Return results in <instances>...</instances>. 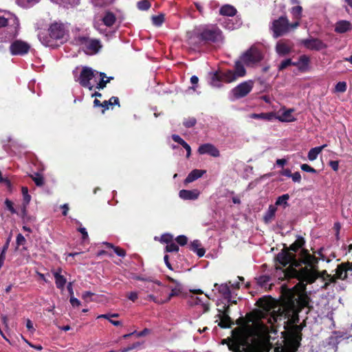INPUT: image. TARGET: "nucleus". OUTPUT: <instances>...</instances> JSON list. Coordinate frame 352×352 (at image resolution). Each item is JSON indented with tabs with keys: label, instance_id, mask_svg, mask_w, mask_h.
<instances>
[{
	"label": "nucleus",
	"instance_id": "1",
	"mask_svg": "<svg viewBox=\"0 0 352 352\" xmlns=\"http://www.w3.org/2000/svg\"><path fill=\"white\" fill-rule=\"evenodd\" d=\"M305 244V239L298 236L289 247L284 245L283 249L275 258L276 269L282 270L289 265L284 272L285 276L312 283L316 279L313 270L317 267L318 259L310 254L308 250L303 248Z\"/></svg>",
	"mask_w": 352,
	"mask_h": 352
},
{
	"label": "nucleus",
	"instance_id": "2",
	"mask_svg": "<svg viewBox=\"0 0 352 352\" xmlns=\"http://www.w3.org/2000/svg\"><path fill=\"white\" fill-rule=\"evenodd\" d=\"M281 295L284 300L285 316L298 318V314L309 307L310 298L305 292V285L298 283L292 288L281 286Z\"/></svg>",
	"mask_w": 352,
	"mask_h": 352
},
{
	"label": "nucleus",
	"instance_id": "3",
	"mask_svg": "<svg viewBox=\"0 0 352 352\" xmlns=\"http://www.w3.org/2000/svg\"><path fill=\"white\" fill-rule=\"evenodd\" d=\"M221 39V31L217 27H205L194 31L187 41L190 48L200 51L203 47L219 42Z\"/></svg>",
	"mask_w": 352,
	"mask_h": 352
},
{
	"label": "nucleus",
	"instance_id": "4",
	"mask_svg": "<svg viewBox=\"0 0 352 352\" xmlns=\"http://www.w3.org/2000/svg\"><path fill=\"white\" fill-rule=\"evenodd\" d=\"M241 58L234 63V69H228L225 72H216L212 77L210 83L214 87H220L221 82H224L230 83L235 81L239 78L243 77L246 75V69L243 65Z\"/></svg>",
	"mask_w": 352,
	"mask_h": 352
},
{
	"label": "nucleus",
	"instance_id": "5",
	"mask_svg": "<svg viewBox=\"0 0 352 352\" xmlns=\"http://www.w3.org/2000/svg\"><path fill=\"white\" fill-rule=\"evenodd\" d=\"M4 28L0 32V42H8L19 34L20 23L18 17L10 12L7 16H0V29Z\"/></svg>",
	"mask_w": 352,
	"mask_h": 352
},
{
	"label": "nucleus",
	"instance_id": "6",
	"mask_svg": "<svg viewBox=\"0 0 352 352\" xmlns=\"http://www.w3.org/2000/svg\"><path fill=\"white\" fill-rule=\"evenodd\" d=\"M48 36L43 34L39 35V39L45 46H52V42L60 41L61 43L67 41V31L61 23L54 22L52 23L48 30Z\"/></svg>",
	"mask_w": 352,
	"mask_h": 352
},
{
	"label": "nucleus",
	"instance_id": "7",
	"mask_svg": "<svg viewBox=\"0 0 352 352\" xmlns=\"http://www.w3.org/2000/svg\"><path fill=\"white\" fill-rule=\"evenodd\" d=\"M240 348L243 352H261V344L256 338L248 334H242L237 338Z\"/></svg>",
	"mask_w": 352,
	"mask_h": 352
},
{
	"label": "nucleus",
	"instance_id": "8",
	"mask_svg": "<svg viewBox=\"0 0 352 352\" xmlns=\"http://www.w3.org/2000/svg\"><path fill=\"white\" fill-rule=\"evenodd\" d=\"M240 58L247 67H254L263 59V54L257 47L252 46L241 55Z\"/></svg>",
	"mask_w": 352,
	"mask_h": 352
},
{
	"label": "nucleus",
	"instance_id": "9",
	"mask_svg": "<svg viewBox=\"0 0 352 352\" xmlns=\"http://www.w3.org/2000/svg\"><path fill=\"white\" fill-rule=\"evenodd\" d=\"M273 31V36L278 38L289 31V22L286 16H281L278 19L274 20L271 28Z\"/></svg>",
	"mask_w": 352,
	"mask_h": 352
},
{
	"label": "nucleus",
	"instance_id": "10",
	"mask_svg": "<svg viewBox=\"0 0 352 352\" xmlns=\"http://www.w3.org/2000/svg\"><path fill=\"white\" fill-rule=\"evenodd\" d=\"M254 87V82L248 80L241 82L231 90L234 99L238 100L248 96Z\"/></svg>",
	"mask_w": 352,
	"mask_h": 352
},
{
	"label": "nucleus",
	"instance_id": "11",
	"mask_svg": "<svg viewBox=\"0 0 352 352\" xmlns=\"http://www.w3.org/2000/svg\"><path fill=\"white\" fill-rule=\"evenodd\" d=\"M95 72L91 67H83L77 81L82 87L92 90L94 86L91 85L90 80L95 76Z\"/></svg>",
	"mask_w": 352,
	"mask_h": 352
},
{
	"label": "nucleus",
	"instance_id": "12",
	"mask_svg": "<svg viewBox=\"0 0 352 352\" xmlns=\"http://www.w3.org/2000/svg\"><path fill=\"white\" fill-rule=\"evenodd\" d=\"M30 50V44L22 40H15L9 47L10 52L12 56H23L27 54Z\"/></svg>",
	"mask_w": 352,
	"mask_h": 352
},
{
	"label": "nucleus",
	"instance_id": "13",
	"mask_svg": "<svg viewBox=\"0 0 352 352\" xmlns=\"http://www.w3.org/2000/svg\"><path fill=\"white\" fill-rule=\"evenodd\" d=\"M300 43L309 50L320 51L327 47V45L318 38L310 37L302 39Z\"/></svg>",
	"mask_w": 352,
	"mask_h": 352
},
{
	"label": "nucleus",
	"instance_id": "14",
	"mask_svg": "<svg viewBox=\"0 0 352 352\" xmlns=\"http://www.w3.org/2000/svg\"><path fill=\"white\" fill-rule=\"evenodd\" d=\"M294 48V43L288 39H282L276 45V52L280 56H285L290 54Z\"/></svg>",
	"mask_w": 352,
	"mask_h": 352
},
{
	"label": "nucleus",
	"instance_id": "15",
	"mask_svg": "<svg viewBox=\"0 0 352 352\" xmlns=\"http://www.w3.org/2000/svg\"><path fill=\"white\" fill-rule=\"evenodd\" d=\"M352 276V262H344L338 265L336 269V276L340 280H346L348 275Z\"/></svg>",
	"mask_w": 352,
	"mask_h": 352
},
{
	"label": "nucleus",
	"instance_id": "16",
	"mask_svg": "<svg viewBox=\"0 0 352 352\" xmlns=\"http://www.w3.org/2000/svg\"><path fill=\"white\" fill-rule=\"evenodd\" d=\"M197 152L200 155L208 154L214 157H217L220 155L219 149L210 143H206L200 145L198 148Z\"/></svg>",
	"mask_w": 352,
	"mask_h": 352
},
{
	"label": "nucleus",
	"instance_id": "17",
	"mask_svg": "<svg viewBox=\"0 0 352 352\" xmlns=\"http://www.w3.org/2000/svg\"><path fill=\"white\" fill-rule=\"evenodd\" d=\"M61 272L62 269L59 267L56 271H52V274L55 278L56 287L60 290L63 291L67 283V279L63 275H61Z\"/></svg>",
	"mask_w": 352,
	"mask_h": 352
},
{
	"label": "nucleus",
	"instance_id": "18",
	"mask_svg": "<svg viewBox=\"0 0 352 352\" xmlns=\"http://www.w3.org/2000/svg\"><path fill=\"white\" fill-rule=\"evenodd\" d=\"M352 30V24L346 20H340L336 22L334 31L338 34H344Z\"/></svg>",
	"mask_w": 352,
	"mask_h": 352
},
{
	"label": "nucleus",
	"instance_id": "19",
	"mask_svg": "<svg viewBox=\"0 0 352 352\" xmlns=\"http://www.w3.org/2000/svg\"><path fill=\"white\" fill-rule=\"evenodd\" d=\"M180 198L185 200H195L199 195V191L197 189L194 190H181L179 192Z\"/></svg>",
	"mask_w": 352,
	"mask_h": 352
},
{
	"label": "nucleus",
	"instance_id": "20",
	"mask_svg": "<svg viewBox=\"0 0 352 352\" xmlns=\"http://www.w3.org/2000/svg\"><path fill=\"white\" fill-rule=\"evenodd\" d=\"M201 242L197 239L194 240L189 245L190 250L195 252L199 258L204 256L206 253V250L204 248H201Z\"/></svg>",
	"mask_w": 352,
	"mask_h": 352
},
{
	"label": "nucleus",
	"instance_id": "21",
	"mask_svg": "<svg viewBox=\"0 0 352 352\" xmlns=\"http://www.w3.org/2000/svg\"><path fill=\"white\" fill-rule=\"evenodd\" d=\"M218 316L219 317L220 322L218 325L222 329L230 328L232 324H234L233 321L229 315L226 314H219Z\"/></svg>",
	"mask_w": 352,
	"mask_h": 352
},
{
	"label": "nucleus",
	"instance_id": "22",
	"mask_svg": "<svg viewBox=\"0 0 352 352\" xmlns=\"http://www.w3.org/2000/svg\"><path fill=\"white\" fill-rule=\"evenodd\" d=\"M294 111V109H289L283 112V113L278 117V120L280 122H290L296 120V118L292 116Z\"/></svg>",
	"mask_w": 352,
	"mask_h": 352
},
{
	"label": "nucleus",
	"instance_id": "23",
	"mask_svg": "<svg viewBox=\"0 0 352 352\" xmlns=\"http://www.w3.org/2000/svg\"><path fill=\"white\" fill-rule=\"evenodd\" d=\"M271 300L270 296H263L256 301V305L263 309L269 310L272 305Z\"/></svg>",
	"mask_w": 352,
	"mask_h": 352
},
{
	"label": "nucleus",
	"instance_id": "24",
	"mask_svg": "<svg viewBox=\"0 0 352 352\" xmlns=\"http://www.w3.org/2000/svg\"><path fill=\"white\" fill-rule=\"evenodd\" d=\"M206 173V170L194 169L192 170L187 176L185 179L186 183H190L194 182L195 180L200 178L202 175Z\"/></svg>",
	"mask_w": 352,
	"mask_h": 352
},
{
	"label": "nucleus",
	"instance_id": "25",
	"mask_svg": "<svg viewBox=\"0 0 352 352\" xmlns=\"http://www.w3.org/2000/svg\"><path fill=\"white\" fill-rule=\"evenodd\" d=\"M219 294L222 295L223 298L227 300V302H230L231 291L228 284H221L218 287Z\"/></svg>",
	"mask_w": 352,
	"mask_h": 352
},
{
	"label": "nucleus",
	"instance_id": "26",
	"mask_svg": "<svg viewBox=\"0 0 352 352\" xmlns=\"http://www.w3.org/2000/svg\"><path fill=\"white\" fill-rule=\"evenodd\" d=\"M219 14L222 16H233L236 14V10L234 6L227 4L220 8Z\"/></svg>",
	"mask_w": 352,
	"mask_h": 352
},
{
	"label": "nucleus",
	"instance_id": "27",
	"mask_svg": "<svg viewBox=\"0 0 352 352\" xmlns=\"http://www.w3.org/2000/svg\"><path fill=\"white\" fill-rule=\"evenodd\" d=\"M116 15L110 11L107 12L102 18L103 23L107 27H111L116 23Z\"/></svg>",
	"mask_w": 352,
	"mask_h": 352
},
{
	"label": "nucleus",
	"instance_id": "28",
	"mask_svg": "<svg viewBox=\"0 0 352 352\" xmlns=\"http://www.w3.org/2000/svg\"><path fill=\"white\" fill-rule=\"evenodd\" d=\"M250 117L253 119H261L265 120H272L276 118L274 112L261 113H252Z\"/></svg>",
	"mask_w": 352,
	"mask_h": 352
},
{
	"label": "nucleus",
	"instance_id": "29",
	"mask_svg": "<svg viewBox=\"0 0 352 352\" xmlns=\"http://www.w3.org/2000/svg\"><path fill=\"white\" fill-rule=\"evenodd\" d=\"M298 61L300 65V67H299V70L302 72H307L310 63V58L307 55H301L298 58Z\"/></svg>",
	"mask_w": 352,
	"mask_h": 352
},
{
	"label": "nucleus",
	"instance_id": "30",
	"mask_svg": "<svg viewBox=\"0 0 352 352\" xmlns=\"http://www.w3.org/2000/svg\"><path fill=\"white\" fill-rule=\"evenodd\" d=\"M86 47L89 50L91 51L92 52L97 53L102 47V45L99 40L89 39Z\"/></svg>",
	"mask_w": 352,
	"mask_h": 352
},
{
	"label": "nucleus",
	"instance_id": "31",
	"mask_svg": "<svg viewBox=\"0 0 352 352\" xmlns=\"http://www.w3.org/2000/svg\"><path fill=\"white\" fill-rule=\"evenodd\" d=\"M326 146H327L326 144H324L322 146L314 147V148H312L311 149H310L309 151L308 152V155H307L308 159L310 161L315 160L317 158L318 154L322 151V149Z\"/></svg>",
	"mask_w": 352,
	"mask_h": 352
},
{
	"label": "nucleus",
	"instance_id": "32",
	"mask_svg": "<svg viewBox=\"0 0 352 352\" xmlns=\"http://www.w3.org/2000/svg\"><path fill=\"white\" fill-rule=\"evenodd\" d=\"M276 210V208L273 205H270L269 206L267 211L265 212L263 217L264 221L266 223L271 222L272 220L274 218Z\"/></svg>",
	"mask_w": 352,
	"mask_h": 352
},
{
	"label": "nucleus",
	"instance_id": "33",
	"mask_svg": "<svg viewBox=\"0 0 352 352\" xmlns=\"http://www.w3.org/2000/svg\"><path fill=\"white\" fill-rule=\"evenodd\" d=\"M29 176L34 181L36 186L41 187L45 184L44 177L41 174L35 173L34 175H30Z\"/></svg>",
	"mask_w": 352,
	"mask_h": 352
},
{
	"label": "nucleus",
	"instance_id": "34",
	"mask_svg": "<svg viewBox=\"0 0 352 352\" xmlns=\"http://www.w3.org/2000/svg\"><path fill=\"white\" fill-rule=\"evenodd\" d=\"M289 199V195L288 194H284L281 196H279L275 202V205L276 206H283V208H286L287 207L289 206V204L287 202Z\"/></svg>",
	"mask_w": 352,
	"mask_h": 352
},
{
	"label": "nucleus",
	"instance_id": "35",
	"mask_svg": "<svg viewBox=\"0 0 352 352\" xmlns=\"http://www.w3.org/2000/svg\"><path fill=\"white\" fill-rule=\"evenodd\" d=\"M302 8L300 6H296L291 9V14L294 19L298 21L302 18Z\"/></svg>",
	"mask_w": 352,
	"mask_h": 352
},
{
	"label": "nucleus",
	"instance_id": "36",
	"mask_svg": "<svg viewBox=\"0 0 352 352\" xmlns=\"http://www.w3.org/2000/svg\"><path fill=\"white\" fill-rule=\"evenodd\" d=\"M113 0H90L93 6L96 8H104L112 3Z\"/></svg>",
	"mask_w": 352,
	"mask_h": 352
},
{
	"label": "nucleus",
	"instance_id": "37",
	"mask_svg": "<svg viewBox=\"0 0 352 352\" xmlns=\"http://www.w3.org/2000/svg\"><path fill=\"white\" fill-rule=\"evenodd\" d=\"M117 104L120 107V102L118 97L112 96L109 100L103 101V108L104 110H107L109 109V107L111 105Z\"/></svg>",
	"mask_w": 352,
	"mask_h": 352
},
{
	"label": "nucleus",
	"instance_id": "38",
	"mask_svg": "<svg viewBox=\"0 0 352 352\" xmlns=\"http://www.w3.org/2000/svg\"><path fill=\"white\" fill-rule=\"evenodd\" d=\"M177 286L171 289L170 293L169 294L167 299L164 302H168L173 297L179 296L182 292V287L179 283L176 284Z\"/></svg>",
	"mask_w": 352,
	"mask_h": 352
},
{
	"label": "nucleus",
	"instance_id": "39",
	"mask_svg": "<svg viewBox=\"0 0 352 352\" xmlns=\"http://www.w3.org/2000/svg\"><path fill=\"white\" fill-rule=\"evenodd\" d=\"M228 348L232 352H243L240 348L237 338L228 344Z\"/></svg>",
	"mask_w": 352,
	"mask_h": 352
},
{
	"label": "nucleus",
	"instance_id": "40",
	"mask_svg": "<svg viewBox=\"0 0 352 352\" xmlns=\"http://www.w3.org/2000/svg\"><path fill=\"white\" fill-rule=\"evenodd\" d=\"M152 21L155 26H161L164 21V15L163 14H160L158 15L153 16Z\"/></svg>",
	"mask_w": 352,
	"mask_h": 352
},
{
	"label": "nucleus",
	"instance_id": "41",
	"mask_svg": "<svg viewBox=\"0 0 352 352\" xmlns=\"http://www.w3.org/2000/svg\"><path fill=\"white\" fill-rule=\"evenodd\" d=\"M270 280V277L267 275L260 276L257 278V283L261 287H266Z\"/></svg>",
	"mask_w": 352,
	"mask_h": 352
},
{
	"label": "nucleus",
	"instance_id": "42",
	"mask_svg": "<svg viewBox=\"0 0 352 352\" xmlns=\"http://www.w3.org/2000/svg\"><path fill=\"white\" fill-rule=\"evenodd\" d=\"M197 124V119L194 117H189L185 118L183 121V124L186 128L193 127Z\"/></svg>",
	"mask_w": 352,
	"mask_h": 352
},
{
	"label": "nucleus",
	"instance_id": "43",
	"mask_svg": "<svg viewBox=\"0 0 352 352\" xmlns=\"http://www.w3.org/2000/svg\"><path fill=\"white\" fill-rule=\"evenodd\" d=\"M137 6L140 10H147L151 8V5L148 0H142L138 2Z\"/></svg>",
	"mask_w": 352,
	"mask_h": 352
},
{
	"label": "nucleus",
	"instance_id": "44",
	"mask_svg": "<svg viewBox=\"0 0 352 352\" xmlns=\"http://www.w3.org/2000/svg\"><path fill=\"white\" fill-rule=\"evenodd\" d=\"M293 64V61L291 58H287L283 60L280 65H278V70L283 71L286 69L287 67L291 66Z\"/></svg>",
	"mask_w": 352,
	"mask_h": 352
},
{
	"label": "nucleus",
	"instance_id": "45",
	"mask_svg": "<svg viewBox=\"0 0 352 352\" xmlns=\"http://www.w3.org/2000/svg\"><path fill=\"white\" fill-rule=\"evenodd\" d=\"M179 246L173 242L170 243L166 246L165 251L166 252H177L179 251Z\"/></svg>",
	"mask_w": 352,
	"mask_h": 352
},
{
	"label": "nucleus",
	"instance_id": "46",
	"mask_svg": "<svg viewBox=\"0 0 352 352\" xmlns=\"http://www.w3.org/2000/svg\"><path fill=\"white\" fill-rule=\"evenodd\" d=\"M335 90L337 92L343 93L346 90V82H338L335 87Z\"/></svg>",
	"mask_w": 352,
	"mask_h": 352
},
{
	"label": "nucleus",
	"instance_id": "47",
	"mask_svg": "<svg viewBox=\"0 0 352 352\" xmlns=\"http://www.w3.org/2000/svg\"><path fill=\"white\" fill-rule=\"evenodd\" d=\"M173 236L169 233L164 234L161 236V242L166 243L167 245L173 242Z\"/></svg>",
	"mask_w": 352,
	"mask_h": 352
},
{
	"label": "nucleus",
	"instance_id": "48",
	"mask_svg": "<svg viewBox=\"0 0 352 352\" xmlns=\"http://www.w3.org/2000/svg\"><path fill=\"white\" fill-rule=\"evenodd\" d=\"M5 205L6 208L12 213V214H18L16 209L13 206V202L8 199L5 200Z\"/></svg>",
	"mask_w": 352,
	"mask_h": 352
},
{
	"label": "nucleus",
	"instance_id": "49",
	"mask_svg": "<svg viewBox=\"0 0 352 352\" xmlns=\"http://www.w3.org/2000/svg\"><path fill=\"white\" fill-rule=\"evenodd\" d=\"M28 205L22 204L21 206V212L20 213L17 214L22 218L23 221L25 220L28 215Z\"/></svg>",
	"mask_w": 352,
	"mask_h": 352
},
{
	"label": "nucleus",
	"instance_id": "50",
	"mask_svg": "<svg viewBox=\"0 0 352 352\" xmlns=\"http://www.w3.org/2000/svg\"><path fill=\"white\" fill-rule=\"evenodd\" d=\"M139 346H140V343L139 342H135V343L132 344L131 345H130V346H129L127 347H124V348L121 349L119 351V352H129L130 351L136 349Z\"/></svg>",
	"mask_w": 352,
	"mask_h": 352
},
{
	"label": "nucleus",
	"instance_id": "51",
	"mask_svg": "<svg viewBox=\"0 0 352 352\" xmlns=\"http://www.w3.org/2000/svg\"><path fill=\"white\" fill-rule=\"evenodd\" d=\"M175 241L179 245L184 246L187 244L188 238L185 235H179L175 239Z\"/></svg>",
	"mask_w": 352,
	"mask_h": 352
},
{
	"label": "nucleus",
	"instance_id": "52",
	"mask_svg": "<svg viewBox=\"0 0 352 352\" xmlns=\"http://www.w3.org/2000/svg\"><path fill=\"white\" fill-rule=\"evenodd\" d=\"M300 168L302 170L307 172V173H316L317 170L314 168L313 167L310 166L309 165L307 164H303L300 166Z\"/></svg>",
	"mask_w": 352,
	"mask_h": 352
},
{
	"label": "nucleus",
	"instance_id": "53",
	"mask_svg": "<svg viewBox=\"0 0 352 352\" xmlns=\"http://www.w3.org/2000/svg\"><path fill=\"white\" fill-rule=\"evenodd\" d=\"M339 279L338 278H336V276L334 275H327L326 276H323V280L324 281H328L330 284L331 283H336L337 282V280Z\"/></svg>",
	"mask_w": 352,
	"mask_h": 352
},
{
	"label": "nucleus",
	"instance_id": "54",
	"mask_svg": "<svg viewBox=\"0 0 352 352\" xmlns=\"http://www.w3.org/2000/svg\"><path fill=\"white\" fill-rule=\"evenodd\" d=\"M76 41L79 44L87 45L89 41V38L85 36H79L77 38H76Z\"/></svg>",
	"mask_w": 352,
	"mask_h": 352
},
{
	"label": "nucleus",
	"instance_id": "55",
	"mask_svg": "<svg viewBox=\"0 0 352 352\" xmlns=\"http://www.w3.org/2000/svg\"><path fill=\"white\" fill-rule=\"evenodd\" d=\"M119 317L118 314H101L98 316V318H104L109 321V320L111 318H118Z\"/></svg>",
	"mask_w": 352,
	"mask_h": 352
},
{
	"label": "nucleus",
	"instance_id": "56",
	"mask_svg": "<svg viewBox=\"0 0 352 352\" xmlns=\"http://www.w3.org/2000/svg\"><path fill=\"white\" fill-rule=\"evenodd\" d=\"M114 252L119 256L124 257L126 256V251L116 246V248H114Z\"/></svg>",
	"mask_w": 352,
	"mask_h": 352
},
{
	"label": "nucleus",
	"instance_id": "57",
	"mask_svg": "<svg viewBox=\"0 0 352 352\" xmlns=\"http://www.w3.org/2000/svg\"><path fill=\"white\" fill-rule=\"evenodd\" d=\"M171 138L174 142L179 144L180 145L185 142V141L179 135L173 134Z\"/></svg>",
	"mask_w": 352,
	"mask_h": 352
},
{
	"label": "nucleus",
	"instance_id": "58",
	"mask_svg": "<svg viewBox=\"0 0 352 352\" xmlns=\"http://www.w3.org/2000/svg\"><path fill=\"white\" fill-rule=\"evenodd\" d=\"M293 182L300 183L301 182V175L299 172H295L291 176Z\"/></svg>",
	"mask_w": 352,
	"mask_h": 352
},
{
	"label": "nucleus",
	"instance_id": "59",
	"mask_svg": "<svg viewBox=\"0 0 352 352\" xmlns=\"http://www.w3.org/2000/svg\"><path fill=\"white\" fill-rule=\"evenodd\" d=\"M25 242V239L23 235L21 233L18 234L16 236V244L18 246L21 245H23Z\"/></svg>",
	"mask_w": 352,
	"mask_h": 352
},
{
	"label": "nucleus",
	"instance_id": "60",
	"mask_svg": "<svg viewBox=\"0 0 352 352\" xmlns=\"http://www.w3.org/2000/svg\"><path fill=\"white\" fill-rule=\"evenodd\" d=\"M107 83L105 79H100L98 83H97L96 88L98 90L103 89L106 87Z\"/></svg>",
	"mask_w": 352,
	"mask_h": 352
},
{
	"label": "nucleus",
	"instance_id": "61",
	"mask_svg": "<svg viewBox=\"0 0 352 352\" xmlns=\"http://www.w3.org/2000/svg\"><path fill=\"white\" fill-rule=\"evenodd\" d=\"M94 295V293L91 292H85L82 294V298L83 300H85V301H89L91 300L90 298Z\"/></svg>",
	"mask_w": 352,
	"mask_h": 352
},
{
	"label": "nucleus",
	"instance_id": "62",
	"mask_svg": "<svg viewBox=\"0 0 352 352\" xmlns=\"http://www.w3.org/2000/svg\"><path fill=\"white\" fill-rule=\"evenodd\" d=\"M126 296L129 300H131L133 302H135L138 298V293L135 292H129Z\"/></svg>",
	"mask_w": 352,
	"mask_h": 352
},
{
	"label": "nucleus",
	"instance_id": "63",
	"mask_svg": "<svg viewBox=\"0 0 352 352\" xmlns=\"http://www.w3.org/2000/svg\"><path fill=\"white\" fill-rule=\"evenodd\" d=\"M329 165L334 171L338 170V168H339V162L338 161H337V160L330 161L329 162Z\"/></svg>",
	"mask_w": 352,
	"mask_h": 352
},
{
	"label": "nucleus",
	"instance_id": "64",
	"mask_svg": "<svg viewBox=\"0 0 352 352\" xmlns=\"http://www.w3.org/2000/svg\"><path fill=\"white\" fill-rule=\"evenodd\" d=\"M70 303L73 307H78L80 305V301L74 296H70Z\"/></svg>",
	"mask_w": 352,
	"mask_h": 352
}]
</instances>
